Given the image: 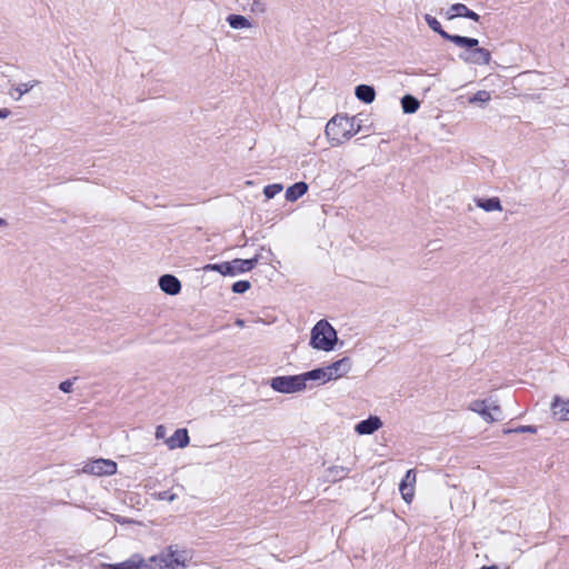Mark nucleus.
Wrapping results in <instances>:
<instances>
[{"label":"nucleus","instance_id":"30","mask_svg":"<svg viewBox=\"0 0 569 569\" xmlns=\"http://www.w3.org/2000/svg\"><path fill=\"white\" fill-rule=\"evenodd\" d=\"M489 400L490 399L473 400L472 402H470L469 409L481 416V412H483L485 409L487 408V403L489 402Z\"/></svg>","mask_w":569,"mask_h":569},{"label":"nucleus","instance_id":"38","mask_svg":"<svg viewBox=\"0 0 569 569\" xmlns=\"http://www.w3.org/2000/svg\"><path fill=\"white\" fill-rule=\"evenodd\" d=\"M8 227V221L3 218H0V228H7Z\"/></svg>","mask_w":569,"mask_h":569},{"label":"nucleus","instance_id":"1","mask_svg":"<svg viewBox=\"0 0 569 569\" xmlns=\"http://www.w3.org/2000/svg\"><path fill=\"white\" fill-rule=\"evenodd\" d=\"M186 551H179L173 546L157 556L150 557L144 565V569H184Z\"/></svg>","mask_w":569,"mask_h":569},{"label":"nucleus","instance_id":"11","mask_svg":"<svg viewBox=\"0 0 569 569\" xmlns=\"http://www.w3.org/2000/svg\"><path fill=\"white\" fill-rule=\"evenodd\" d=\"M160 289L170 296H176L181 291V282L172 274H163L159 278Z\"/></svg>","mask_w":569,"mask_h":569},{"label":"nucleus","instance_id":"28","mask_svg":"<svg viewBox=\"0 0 569 569\" xmlns=\"http://www.w3.org/2000/svg\"><path fill=\"white\" fill-rule=\"evenodd\" d=\"M490 92L487 90H479L469 98L470 103H487L490 100Z\"/></svg>","mask_w":569,"mask_h":569},{"label":"nucleus","instance_id":"19","mask_svg":"<svg viewBox=\"0 0 569 569\" xmlns=\"http://www.w3.org/2000/svg\"><path fill=\"white\" fill-rule=\"evenodd\" d=\"M355 94L360 101H362L365 103H371V102H373V100L376 98V91H375L373 87L368 86V84L357 86L356 90H355Z\"/></svg>","mask_w":569,"mask_h":569},{"label":"nucleus","instance_id":"4","mask_svg":"<svg viewBox=\"0 0 569 569\" xmlns=\"http://www.w3.org/2000/svg\"><path fill=\"white\" fill-rule=\"evenodd\" d=\"M425 21L427 22L428 27L432 31L437 32L445 40H448V41L455 43L457 47L473 48L479 43L478 39H476V38H469V37L448 33L447 31H445L442 29L440 22L431 14H428V13L425 14Z\"/></svg>","mask_w":569,"mask_h":569},{"label":"nucleus","instance_id":"32","mask_svg":"<svg viewBox=\"0 0 569 569\" xmlns=\"http://www.w3.org/2000/svg\"><path fill=\"white\" fill-rule=\"evenodd\" d=\"M153 497L157 500H166V501L171 502L177 498V495L169 490H164V491L153 493Z\"/></svg>","mask_w":569,"mask_h":569},{"label":"nucleus","instance_id":"20","mask_svg":"<svg viewBox=\"0 0 569 569\" xmlns=\"http://www.w3.org/2000/svg\"><path fill=\"white\" fill-rule=\"evenodd\" d=\"M349 471H350V469L347 467L332 466L326 470L327 481L332 482V483L340 481L348 476Z\"/></svg>","mask_w":569,"mask_h":569},{"label":"nucleus","instance_id":"16","mask_svg":"<svg viewBox=\"0 0 569 569\" xmlns=\"http://www.w3.org/2000/svg\"><path fill=\"white\" fill-rule=\"evenodd\" d=\"M481 417L486 422H493L501 419V409L493 400H489L487 408L481 412Z\"/></svg>","mask_w":569,"mask_h":569},{"label":"nucleus","instance_id":"36","mask_svg":"<svg viewBox=\"0 0 569 569\" xmlns=\"http://www.w3.org/2000/svg\"><path fill=\"white\" fill-rule=\"evenodd\" d=\"M465 18L471 19L473 21L480 20V16L477 12L470 10L469 8L467 9Z\"/></svg>","mask_w":569,"mask_h":569},{"label":"nucleus","instance_id":"27","mask_svg":"<svg viewBox=\"0 0 569 569\" xmlns=\"http://www.w3.org/2000/svg\"><path fill=\"white\" fill-rule=\"evenodd\" d=\"M242 4L249 7L254 13H263L266 11V4L261 0H242Z\"/></svg>","mask_w":569,"mask_h":569},{"label":"nucleus","instance_id":"6","mask_svg":"<svg viewBox=\"0 0 569 569\" xmlns=\"http://www.w3.org/2000/svg\"><path fill=\"white\" fill-rule=\"evenodd\" d=\"M82 472L94 476H111L117 472V463L110 459H97L84 463Z\"/></svg>","mask_w":569,"mask_h":569},{"label":"nucleus","instance_id":"18","mask_svg":"<svg viewBox=\"0 0 569 569\" xmlns=\"http://www.w3.org/2000/svg\"><path fill=\"white\" fill-rule=\"evenodd\" d=\"M476 204L478 208L487 212L491 211H502V204L498 197L487 198V199H476Z\"/></svg>","mask_w":569,"mask_h":569},{"label":"nucleus","instance_id":"26","mask_svg":"<svg viewBox=\"0 0 569 569\" xmlns=\"http://www.w3.org/2000/svg\"><path fill=\"white\" fill-rule=\"evenodd\" d=\"M203 271H217L219 273H221L222 276H229V273H232V271L230 270V267H229V262H222V263H209V264H206L203 268H202Z\"/></svg>","mask_w":569,"mask_h":569},{"label":"nucleus","instance_id":"2","mask_svg":"<svg viewBox=\"0 0 569 569\" xmlns=\"http://www.w3.org/2000/svg\"><path fill=\"white\" fill-rule=\"evenodd\" d=\"M337 340V331L327 320L318 321L311 330L310 345L315 349L331 351Z\"/></svg>","mask_w":569,"mask_h":569},{"label":"nucleus","instance_id":"13","mask_svg":"<svg viewBox=\"0 0 569 569\" xmlns=\"http://www.w3.org/2000/svg\"><path fill=\"white\" fill-rule=\"evenodd\" d=\"M551 412L560 421H569V398L567 400L556 396L551 403Z\"/></svg>","mask_w":569,"mask_h":569},{"label":"nucleus","instance_id":"35","mask_svg":"<svg viewBox=\"0 0 569 569\" xmlns=\"http://www.w3.org/2000/svg\"><path fill=\"white\" fill-rule=\"evenodd\" d=\"M154 436H156L157 439H164L166 438V428L162 425H159L156 428Z\"/></svg>","mask_w":569,"mask_h":569},{"label":"nucleus","instance_id":"34","mask_svg":"<svg viewBox=\"0 0 569 569\" xmlns=\"http://www.w3.org/2000/svg\"><path fill=\"white\" fill-rule=\"evenodd\" d=\"M506 432H517V433L529 432V433H536L537 432V428L535 426H520V427H518L516 429L507 430Z\"/></svg>","mask_w":569,"mask_h":569},{"label":"nucleus","instance_id":"9","mask_svg":"<svg viewBox=\"0 0 569 569\" xmlns=\"http://www.w3.org/2000/svg\"><path fill=\"white\" fill-rule=\"evenodd\" d=\"M416 478L415 469H409L399 485L401 497L407 503H410L415 497Z\"/></svg>","mask_w":569,"mask_h":569},{"label":"nucleus","instance_id":"10","mask_svg":"<svg viewBox=\"0 0 569 569\" xmlns=\"http://www.w3.org/2000/svg\"><path fill=\"white\" fill-rule=\"evenodd\" d=\"M382 427V421L377 416H370L368 419L361 420L355 427L358 435H372Z\"/></svg>","mask_w":569,"mask_h":569},{"label":"nucleus","instance_id":"29","mask_svg":"<svg viewBox=\"0 0 569 569\" xmlns=\"http://www.w3.org/2000/svg\"><path fill=\"white\" fill-rule=\"evenodd\" d=\"M282 189L283 187L280 183L268 184L263 188V194L267 199H272L276 194L281 192Z\"/></svg>","mask_w":569,"mask_h":569},{"label":"nucleus","instance_id":"8","mask_svg":"<svg viewBox=\"0 0 569 569\" xmlns=\"http://www.w3.org/2000/svg\"><path fill=\"white\" fill-rule=\"evenodd\" d=\"M352 361L349 357H343L338 361L325 367L328 380H337L345 377L351 370Z\"/></svg>","mask_w":569,"mask_h":569},{"label":"nucleus","instance_id":"22","mask_svg":"<svg viewBox=\"0 0 569 569\" xmlns=\"http://www.w3.org/2000/svg\"><path fill=\"white\" fill-rule=\"evenodd\" d=\"M146 562H147V560H144L142 558L136 559V557H133L130 560H127V561H123L120 563L110 565L109 568L110 569H144L143 563H146Z\"/></svg>","mask_w":569,"mask_h":569},{"label":"nucleus","instance_id":"3","mask_svg":"<svg viewBox=\"0 0 569 569\" xmlns=\"http://www.w3.org/2000/svg\"><path fill=\"white\" fill-rule=\"evenodd\" d=\"M352 122L347 117H335L326 126V136L332 146L341 144L353 136Z\"/></svg>","mask_w":569,"mask_h":569},{"label":"nucleus","instance_id":"17","mask_svg":"<svg viewBox=\"0 0 569 569\" xmlns=\"http://www.w3.org/2000/svg\"><path fill=\"white\" fill-rule=\"evenodd\" d=\"M308 191V184L303 181L296 182L286 190V199L293 202Z\"/></svg>","mask_w":569,"mask_h":569},{"label":"nucleus","instance_id":"37","mask_svg":"<svg viewBox=\"0 0 569 569\" xmlns=\"http://www.w3.org/2000/svg\"><path fill=\"white\" fill-rule=\"evenodd\" d=\"M11 114V111L7 108L0 109V119H6Z\"/></svg>","mask_w":569,"mask_h":569},{"label":"nucleus","instance_id":"33","mask_svg":"<svg viewBox=\"0 0 569 569\" xmlns=\"http://www.w3.org/2000/svg\"><path fill=\"white\" fill-rule=\"evenodd\" d=\"M78 378L74 377L72 379H68V380H64L62 382H60L59 385V389L62 391V392H66V393H69L72 391V387H73V383L74 381L77 380Z\"/></svg>","mask_w":569,"mask_h":569},{"label":"nucleus","instance_id":"7","mask_svg":"<svg viewBox=\"0 0 569 569\" xmlns=\"http://www.w3.org/2000/svg\"><path fill=\"white\" fill-rule=\"evenodd\" d=\"M468 50L461 52L459 58L467 63L471 64H489L491 61V53L486 48H480L478 44L473 48H467Z\"/></svg>","mask_w":569,"mask_h":569},{"label":"nucleus","instance_id":"15","mask_svg":"<svg viewBox=\"0 0 569 569\" xmlns=\"http://www.w3.org/2000/svg\"><path fill=\"white\" fill-rule=\"evenodd\" d=\"M300 377L302 379V383L306 386L308 381H321V383H326L329 381L325 367L300 373Z\"/></svg>","mask_w":569,"mask_h":569},{"label":"nucleus","instance_id":"12","mask_svg":"<svg viewBox=\"0 0 569 569\" xmlns=\"http://www.w3.org/2000/svg\"><path fill=\"white\" fill-rule=\"evenodd\" d=\"M259 261V257L256 256L251 259H234L229 262L230 270L232 273L229 276H236L252 270Z\"/></svg>","mask_w":569,"mask_h":569},{"label":"nucleus","instance_id":"21","mask_svg":"<svg viewBox=\"0 0 569 569\" xmlns=\"http://www.w3.org/2000/svg\"><path fill=\"white\" fill-rule=\"evenodd\" d=\"M39 84L38 80H32L26 83H20L11 89L9 94L17 101H19L23 94L28 93L30 90H32L36 86Z\"/></svg>","mask_w":569,"mask_h":569},{"label":"nucleus","instance_id":"25","mask_svg":"<svg viewBox=\"0 0 569 569\" xmlns=\"http://www.w3.org/2000/svg\"><path fill=\"white\" fill-rule=\"evenodd\" d=\"M467 9H468V7L463 3H455L447 10L446 18L448 20H452L457 17L465 18Z\"/></svg>","mask_w":569,"mask_h":569},{"label":"nucleus","instance_id":"5","mask_svg":"<svg viewBox=\"0 0 569 569\" xmlns=\"http://www.w3.org/2000/svg\"><path fill=\"white\" fill-rule=\"evenodd\" d=\"M270 387L280 393H296L307 389V386L302 383L300 375L273 377L270 380Z\"/></svg>","mask_w":569,"mask_h":569},{"label":"nucleus","instance_id":"14","mask_svg":"<svg viewBox=\"0 0 569 569\" xmlns=\"http://www.w3.org/2000/svg\"><path fill=\"white\" fill-rule=\"evenodd\" d=\"M189 435L187 429H177L171 437L166 439L170 449L184 448L189 445Z\"/></svg>","mask_w":569,"mask_h":569},{"label":"nucleus","instance_id":"31","mask_svg":"<svg viewBox=\"0 0 569 569\" xmlns=\"http://www.w3.org/2000/svg\"><path fill=\"white\" fill-rule=\"evenodd\" d=\"M251 287L250 282L247 280H240L232 284V291L234 293H243L249 290Z\"/></svg>","mask_w":569,"mask_h":569},{"label":"nucleus","instance_id":"24","mask_svg":"<svg viewBox=\"0 0 569 569\" xmlns=\"http://www.w3.org/2000/svg\"><path fill=\"white\" fill-rule=\"evenodd\" d=\"M227 21L232 29H244L252 27L251 22L246 17L240 14H230L227 18Z\"/></svg>","mask_w":569,"mask_h":569},{"label":"nucleus","instance_id":"23","mask_svg":"<svg viewBox=\"0 0 569 569\" xmlns=\"http://www.w3.org/2000/svg\"><path fill=\"white\" fill-rule=\"evenodd\" d=\"M401 107L405 113H415L419 109L420 103L413 96L406 94L401 99Z\"/></svg>","mask_w":569,"mask_h":569},{"label":"nucleus","instance_id":"39","mask_svg":"<svg viewBox=\"0 0 569 569\" xmlns=\"http://www.w3.org/2000/svg\"><path fill=\"white\" fill-rule=\"evenodd\" d=\"M236 325H237V326H239V327H243V326H244V321H243V320H241V319H238V320L236 321Z\"/></svg>","mask_w":569,"mask_h":569}]
</instances>
